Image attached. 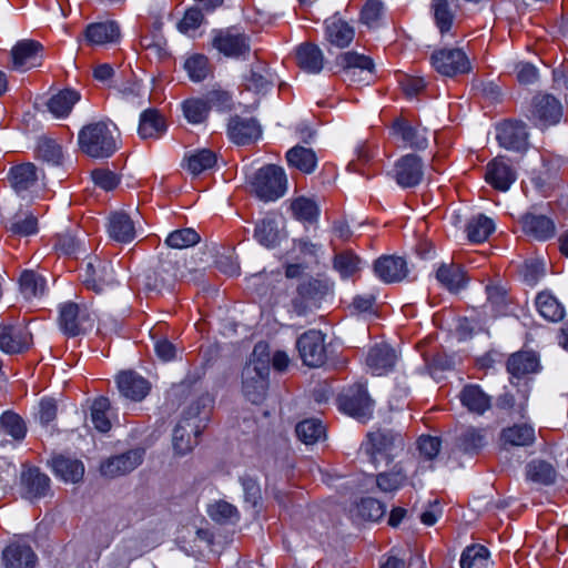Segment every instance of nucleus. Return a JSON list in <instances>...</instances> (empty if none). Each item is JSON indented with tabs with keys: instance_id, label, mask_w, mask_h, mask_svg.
I'll return each mask as SVG.
<instances>
[{
	"instance_id": "f257e3e1",
	"label": "nucleus",
	"mask_w": 568,
	"mask_h": 568,
	"mask_svg": "<svg viewBox=\"0 0 568 568\" xmlns=\"http://www.w3.org/2000/svg\"><path fill=\"white\" fill-rule=\"evenodd\" d=\"M80 150L94 159L111 156L118 150V129L104 121L84 125L79 134Z\"/></svg>"
},
{
	"instance_id": "f03ea898",
	"label": "nucleus",
	"mask_w": 568,
	"mask_h": 568,
	"mask_svg": "<svg viewBox=\"0 0 568 568\" xmlns=\"http://www.w3.org/2000/svg\"><path fill=\"white\" fill-rule=\"evenodd\" d=\"M271 357H250L242 371V393L252 404H261L268 388Z\"/></svg>"
},
{
	"instance_id": "7ed1b4c3",
	"label": "nucleus",
	"mask_w": 568,
	"mask_h": 568,
	"mask_svg": "<svg viewBox=\"0 0 568 568\" xmlns=\"http://www.w3.org/2000/svg\"><path fill=\"white\" fill-rule=\"evenodd\" d=\"M362 448L375 467L381 463L387 465L393 459L394 454L404 448V438L400 433L379 428L367 434Z\"/></svg>"
},
{
	"instance_id": "20e7f679",
	"label": "nucleus",
	"mask_w": 568,
	"mask_h": 568,
	"mask_svg": "<svg viewBox=\"0 0 568 568\" xmlns=\"http://www.w3.org/2000/svg\"><path fill=\"white\" fill-rule=\"evenodd\" d=\"M251 184L253 192L260 200L270 202L284 195L287 179L281 166L268 164L254 174Z\"/></svg>"
},
{
	"instance_id": "39448f33",
	"label": "nucleus",
	"mask_w": 568,
	"mask_h": 568,
	"mask_svg": "<svg viewBox=\"0 0 568 568\" xmlns=\"http://www.w3.org/2000/svg\"><path fill=\"white\" fill-rule=\"evenodd\" d=\"M338 407L359 422H366L373 415L374 400L365 385L355 384L338 397Z\"/></svg>"
},
{
	"instance_id": "423d86ee",
	"label": "nucleus",
	"mask_w": 568,
	"mask_h": 568,
	"mask_svg": "<svg viewBox=\"0 0 568 568\" xmlns=\"http://www.w3.org/2000/svg\"><path fill=\"white\" fill-rule=\"evenodd\" d=\"M94 317L84 306L75 303H65L60 307L59 326L68 336H79L91 331Z\"/></svg>"
},
{
	"instance_id": "0eeeda50",
	"label": "nucleus",
	"mask_w": 568,
	"mask_h": 568,
	"mask_svg": "<svg viewBox=\"0 0 568 568\" xmlns=\"http://www.w3.org/2000/svg\"><path fill=\"white\" fill-rule=\"evenodd\" d=\"M145 449L135 447L110 456L101 462L100 473L108 478H116L128 475L136 469L144 460Z\"/></svg>"
},
{
	"instance_id": "6e6552de",
	"label": "nucleus",
	"mask_w": 568,
	"mask_h": 568,
	"mask_svg": "<svg viewBox=\"0 0 568 568\" xmlns=\"http://www.w3.org/2000/svg\"><path fill=\"white\" fill-rule=\"evenodd\" d=\"M433 68L445 77H456L471 70L470 61L462 49H440L430 55Z\"/></svg>"
},
{
	"instance_id": "1a4fd4ad",
	"label": "nucleus",
	"mask_w": 568,
	"mask_h": 568,
	"mask_svg": "<svg viewBox=\"0 0 568 568\" xmlns=\"http://www.w3.org/2000/svg\"><path fill=\"white\" fill-rule=\"evenodd\" d=\"M529 119L539 128L557 124L562 116V105L548 93H538L532 98Z\"/></svg>"
},
{
	"instance_id": "9d476101",
	"label": "nucleus",
	"mask_w": 568,
	"mask_h": 568,
	"mask_svg": "<svg viewBox=\"0 0 568 568\" xmlns=\"http://www.w3.org/2000/svg\"><path fill=\"white\" fill-rule=\"evenodd\" d=\"M212 47L229 58H240L250 51L248 38L235 28L214 30Z\"/></svg>"
},
{
	"instance_id": "9b49d317",
	"label": "nucleus",
	"mask_w": 568,
	"mask_h": 568,
	"mask_svg": "<svg viewBox=\"0 0 568 568\" xmlns=\"http://www.w3.org/2000/svg\"><path fill=\"white\" fill-rule=\"evenodd\" d=\"M497 141L499 145L506 150L521 152L527 150L528 131L521 121H505L496 128Z\"/></svg>"
},
{
	"instance_id": "f8f14e48",
	"label": "nucleus",
	"mask_w": 568,
	"mask_h": 568,
	"mask_svg": "<svg viewBox=\"0 0 568 568\" xmlns=\"http://www.w3.org/2000/svg\"><path fill=\"white\" fill-rule=\"evenodd\" d=\"M43 47L34 40H21L11 49L12 69L27 71L42 63Z\"/></svg>"
},
{
	"instance_id": "ddd939ff",
	"label": "nucleus",
	"mask_w": 568,
	"mask_h": 568,
	"mask_svg": "<svg viewBox=\"0 0 568 568\" xmlns=\"http://www.w3.org/2000/svg\"><path fill=\"white\" fill-rule=\"evenodd\" d=\"M393 176L402 187H414L418 185L424 176L422 159L415 154H406L396 161Z\"/></svg>"
},
{
	"instance_id": "4468645a",
	"label": "nucleus",
	"mask_w": 568,
	"mask_h": 568,
	"mask_svg": "<svg viewBox=\"0 0 568 568\" xmlns=\"http://www.w3.org/2000/svg\"><path fill=\"white\" fill-rule=\"evenodd\" d=\"M390 134L404 148L424 150L428 145L426 129L413 125L404 118L396 119L390 126Z\"/></svg>"
},
{
	"instance_id": "2eb2a0df",
	"label": "nucleus",
	"mask_w": 568,
	"mask_h": 568,
	"mask_svg": "<svg viewBox=\"0 0 568 568\" xmlns=\"http://www.w3.org/2000/svg\"><path fill=\"white\" fill-rule=\"evenodd\" d=\"M212 405L213 398L207 393L200 395L183 410L180 423L192 426L195 433H203L210 420Z\"/></svg>"
},
{
	"instance_id": "dca6fc26",
	"label": "nucleus",
	"mask_w": 568,
	"mask_h": 568,
	"mask_svg": "<svg viewBox=\"0 0 568 568\" xmlns=\"http://www.w3.org/2000/svg\"><path fill=\"white\" fill-rule=\"evenodd\" d=\"M33 344L32 335L24 326H0V349L7 354L27 353Z\"/></svg>"
},
{
	"instance_id": "f3484780",
	"label": "nucleus",
	"mask_w": 568,
	"mask_h": 568,
	"mask_svg": "<svg viewBox=\"0 0 568 568\" xmlns=\"http://www.w3.org/2000/svg\"><path fill=\"white\" fill-rule=\"evenodd\" d=\"M83 34L87 44L92 47L116 44L121 40V29L114 20L90 23Z\"/></svg>"
},
{
	"instance_id": "a211bd4d",
	"label": "nucleus",
	"mask_w": 568,
	"mask_h": 568,
	"mask_svg": "<svg viewBox=\"0 0 568 568\" xmlns=\"http://www.w3.org/2000/svg\"><path fill=\"white\" fill-rule=\"evenodd\" d=\"M84 284L97 293L103 292L116 283L114 268L110 262L95 258L85 267Z\"/></svg>"
},
{
	"instance_id": "6ab92c4d",
	"label": "nucleus",
	"mask_w": 568,
	"mask_h": 568,
	"mask_svg": "<svg viewBox=\"0 0 568 568\" xmlns=\"http://www.w3.org/2000/svg\"><path fill=\"white\" fill-rule=\"evenodd\" d=\"M336 64L342 68L344 79L354 81V77L365 73L361 80H369L373 75L374 63L369 57L353 51L344 52L336 58Z\"/></svg>"
},
{
	"instance_id": "aec40b11",
	"label": "nucleus",
	"mask_w": 568,
	"mask_h": 568,
	"mask_svg": "<svg viewBox=\"0 0 568 568\" xmlns=\"http://www.w3.org/2000/svg\"><path fill=\"white\" fill-rule=\"evenodd\" d=\"M322 298L320 282L310 280L302 282L296 290V295L292 300L293 311L302 316L318 307Z\"/></svg>"
},
{
	"instance_id": "412c9836",
	"label": "nucleus",
	"mask_w": 568,
	"mask_h": 568,
	"mask_svg": "<svg viewBox=\"0 0 568 568\" xmlns=\"http://www.w3.org/2000/svg\"><path fill=\"white\" fill-rule=\"evenodd\" d=\"M374 273L384 283L400 282L408 274L407 262L400 256L384 255L375 261Z\"/></svg>"
},
{
	"instance_id": "4be33fe9",
	"label": "nucleus",
	"mask_w": 568,
	"mask_h": 568,
	"mask_svg": "<svg viewBox=\"0 0 568 568\" xmlns=\"http://www.w3.org/2000/svg\"><path fill=\"white\" fill-rule=\"evenodd\" d=\"M485 179L493 187L505 192L516 181V171L505 158L498 156L487 164Z\"/></svg>"
},
{
	"instance_id": "5701e85b",
	"label": "nucleus",
	"mask_w": 568,
	"mask_h": 568,
	"mask_svg": "<svg viewBox=\"0 0 568 568\" xmlns=\"http://www.w3.org/2000/svg\"><path fill=\"white\" fill-rule=\"evenodd\" d=\"M2 560L6 568H34L37 555L30 545L16 540L3 549Z\"/></svg>"
},
{
	"instance_id": "b1692460",
	"label": "nucleus",
	"mask_w": 568,
	"mask_h": 568,
	"mask_svg": "<svg viewBox=\"0 0 568 568\" xmlns=\"http://www.w3.org/2000/svg\"><path fill=\"white\" fill-rule=\"evenodd\" d=\"M120 394L133 402H141L150 392L149 382L133 371H123L116 376Z\"/></svg>"
},
{
	"instance_id": "393cba45",
	"label": "nucleus",
	"mask_w": 568,
	"mask_h": 568,
	"mask_svg": "<svg viewBox=\"0 0 568 568\" xmlns=\"http://www.w3.org/2000/svg\"><path fill=\"white\" fill-rule=\"evenodd\" d=\"M230 139L236 144H248L256 141L261 135V128L253 118L235 115L231 118L227 125Z\"/></svg>"
},
{
	"instance_id": "a878e982",
	"label": "nucleus",
	"mask_w": 568,
	"mask_h": 568,
	"mask_svg": "<svg viewBox=\"0 0 568 568\" xmlns=\"http://www.w3.org/2000/svg\"><path fill=\"white\" fill-rule=\"evenodd\" d=\"M23 496L27 499L45 497L50 490V478L39 468H29L21 475Z\"/></svg>"
},
{
	"instance_id": "bb28decb",
	"label": "nucleus",
	"mask_w": 568,
	"mask_h": 568,
	"mask_svg": "<svg viewBox=\"0 0 568 568\" xmlns=\"http://www.w3.org/2000/svg\"><path fill=\"white\" fill-rule=\"evenodd\" d=\"M296 63L305 72L320 73L324 65V54L314 43H302L296 48Z\"/></svg>"
},
{
	"instance_id": "cd10ccee",
	"label": "nucleus",
	"mask_w": 568,
	"mask_h": 568,
	"mask_svg": "<svg viewBox=\"0 0 568 568\" xmlns=\"http://www.w3.org/2000/svg\"><path fill=\"white\" fill-rule=\"evenodd\" d=\"M108 232L111 239L120 243H129L135 239V226L132 219L124 212L110 215Z\"/></svg>"
},
{
	"instance_id": "c85d7f7f",
	"label": "nucleus",
	"mask_w": 568,
	"mask_h": 568,
	"mask_svg": "<svg viewBox=\"0 0 568 568\" xmlns=\"http://www.w3.org/2000/svg\"><path fill=\"white\" fill-rule=\"evenodd\" d=\"M54 474L67 483H79L84 475L82 462L62 455L52 458Z\"/></svg>"
},
{
	"instance_id": "c756f323",
	"label": "nucleus",
	"mask_w": 568,
	"mask_h": 568,
	"mask_svg": "<svg viewBox=\"0 0 568 568\" xmlns=\"http://www.w3.org/2000/svg\"><path fill=\"white\" fill-rule=\"evenodd\" d=\"M436 278L452 293L459 292L467 283L463 267L454 263H443L436 272Z\"/></svg>"
},
{
	"instance_id": "7c9ffc66",
	"label": "nucleus",
	"mask_w": 568,
	"mask_h": 568,
	"mask_svg": "<svg viewBox=\"0 0 568 568\" xmlns=\"http://www.w3.org/2000/svg\"><path fill=\"white\" fill-rule=\"evenodd\" d=\"M166 130L162 114L155 109H146L140 115L139 135L142 139H159Z\"/></svg>"
},
{
	"instance_id": "2f4dec72",
	"label": "nucleus",
	"mask_w": 568,
	"mask_h": 568,
	"mask_svg": "<svg viewBox=\"0 0 568 568\" xmlns=\"http://www.w3.org/2000/svg\"><path fill=\"white\" fill-rule=\"evenodd\" d=\"M7 229L12 234L19 236H30L38 232L37 215L24 209H19L7 223Z\"/></svg>"
},
{
	"instance_id": "473e14b6",
	"label": "nucleus",
	"mask_w": 568,
	"mask_h": 568,
	"mask_svg": "<svg viewBox=\"0 0 568 568\" xmlns=\"http://www.w3.org/2000/svg\"><path fill=\"white\" fill-rule=\"evenodd\" d=\"M327 40L338 47H347L354 39V29L344 20L332 17L325 21Z\"/></svg>"
},
{
	"instance_id": "72a5a7b5",
	"label": "nucleus",
	"mask_w": 568,
	"mask_h": 568,
	"mask_svg": "<svg viewBox=\"0 0 568 568\" xmlns=\"http://www.w3.org/2000/svg\"><path fill=\"white\" fill-rule=\"evenodd\" d=\"M524 231L535 239L546 241L555 235V223L546 215L526 214L523 219Z\"/></svg>"
},
{
	"instance_id": "f704fd0d",
	"label": "nucleus",
	"mask_w": 568,
	"mask_h": 568,
	"mask_svg": "<svg viewBox=\"0 0 568 568\" xmlns=\"http://www.w3.org/2000/svg\"><path fill=\"white\" fill-rule=\"evenodd\" d=\"M9 180L17 193L30 190L38 181L37 168L33 163H22L10 169Z\"/></svg>"
},
{
	"instance_id": "c9c22d12",
	"label": "nucleus",
	"mask_w": 568,
	"mask_h": 568,
	"mask_svg": "<svg viewBox=\"0 0 568 568\" xmlns=\"http://www.w3.org/2000/svg\"><path fill=\"white\" fill-rule=\"evenodd\" d=\"M192 426H187L183 423H178L173 430V449L175 454L184 456L193 450L199 444V437L202 433H195Z\"/></svg>"
},
{
	"instance_id": "e433bc0d",
	"label": "nucleus",
	"mask_w": 568,
	"mask_h": 568,
	"mask_svg": "<svg viewBox=\"0 0 568 568\" xmlns=\"http://www.w3.org/2000/svg\"><path fill=\"white\" fill-rule=\"evenodd\" d=\"M462 404L471 413L484 414L490 408V397L477 385H467L459 395Z\"/></svg>"
},
{
	"instance_id": "4c0bfd02",
	"label": "nucleus",
	"mask_w": 568,
	"mask_h": 568,
	"mask_svg": "<svg viewBox=\"0 0 568 568\" xmlns=\"http://www.w3.org/2000/svg\"><path fill=\"white\" fill-rule=\"evenodd\" d=\"M535 430L526 424H516L511 427L503 429L500 440L506 446H530L535 442Z\"/></svg>"
},
{
	"instance_id": "58836bf2",
	"label": "nucleus",
	"mask_w": 568,
	"mask_h": 568,
	"mask_svg": "<svg viewBox=\"0 0 568 568\" xmlns=\"http://www.w3.org/2000/svg\"><path fill=\"white\" fill-rule=\"evenodd\" d=\"M286 160L290 166L300 170L305 174H311L317 165V156L312 149L296 145L286 153Z\"/></svg>"
},
{
	"instance_id": "ea45409f",
	"label": "nucleus",
	"mask_w": 568,
	"mask_h": 568,
	"mask_svg": "<svg viewBox=\"0 0 568 568\" xmlns=\"http://www.w3.org/2000/svg\"><path fill=\"white\" fill-rule=\"evenodd\" d=\"M215 163L216 154L209 149L189 152L183 159V166L193 175H199L212 169Z\"/></svg>"
},
{
	"instance_id": "a19ab883",
	"label": "nucleus",
	"mask_w": 568,
	"mask_h": 568,
	"mask_svg": "<svg viewBox=\"0 0 568 568\" xmlns=\"http://www.w3.org/2000/svg\"><path fill=\"white\" fill-rule=\"evenodd\" d=\"M535 305L546 321L559 322L565 316V308L561 303L549 292H540L536 296Z\"/></svg>"
},
{
	"instance_id": "79ce46f5",
	"label": "nucleus",
	"mask_w": 568,
	"mask_h": 568,
	"mask_svg": "<svg viewBox=\"0 0 568 568\" xmlns=\"http://www.w3.org/2000/svg\"><path fill=\"white\" fill-rule=\"evenodd\" d=\"M254 237L261 245L267 248L277 246L281 240L277 220L266 216L260 221L255 226Z\"/></svg>"
},
{
	"instance_id": "37998d69",
	"label": "nucleus",
	"mask_w": 568,
	"mask_h": 568,
	"mask_svg": "<svg viewBox=\"0 0 568 568\" xmlns=\"http://www.w3.org/2000/svg\"><path fill=\"white\" fill-rule=\"evenodd\" d=\"M79 100L80 93L78 91L64 89L50 98L48 109L58 118L67 116Z\"/></svg>"
},
{
	"instance_id": "c03bdc74",
	"label": "nucleus",
	"mask_w": 568,
	"mask_h": 568,
	"mask_svg": "<svg viewBox=\"0 0 568 568\" xmlns=\"http://www.w3.org/2000/svg\"><path fill=\"white\" fill-rule=\"evenodd\" d=\"M19 286L24 298L30 300L44 294L47 281L41 274L32 270H26L20 275Z\"/></svg>"
},
{
	"instance_id": "a18cd8bd",
	"label": "nucleus",
	"mask_w": 568,
	"mask_h": 568,
	"mask_svg": "<svg viewBox=\"0 0 568 568\" xmlns=\"http://www.w3.org/2000/svg\"><path fill=\"white\" fill-rule=\"evenodd\" d=\"M298 355H323L326 352L324 335L321 331L310 329L296 341Z\"/></svg>"
},
{
	"instance_id": "49530a36",
	"label": "nucleus",
	"mask_w": 568,
	"mask_h": 568,
	"mask_svg": "<svg viewBox=\"0 0 568 568\" xmlns=\"http://www.w3.org/2000/svg\"><path fill=\"white\" fill-rule=\"evenodd\" d=\"M494 231V221L484 214L473 216L466 225L467 237L474 243L486 241Z\"/></svg>"
},
{
	"instance_id": "de8ad7c7",
	"label": "nucleus",
	"mask_w": 568,
	"mask_h": 568,
	"mask_svg": "<svg viewBox=\"0 0 568 568\" xmlns=\"http://www.w3.org/2000/svg\"><path fill=\"white\" fill-rule=\"evenodd\" d=\"M274 83V75L264 63H256L252 67L246 79V87L257 93L266 92Z\"/></svg>"
},
{
	"instance_id": "09e8293b",
	"label": "nucleus",
	"mask_w": 568,
	"mask_h": 568,
	"mask_svg": "<svg viewBox=\"0 0 568 568\" xmlns=\"http://www.w3.org/2000/svg\"><path fill=\"white\" fill-rule=\"evenodd\" d=\"M290 209L293 216L303 223H315L320 215V209L313 199L298 196L291 201Z\"/></svg>"
},
{
	"instance_id": "8fccbe9b",
	"label": "nucleus",
	"mask_w": 568,
	"mask_h": 568,
	"mask_svg": "<svg viewBox=\"0 0 568 568\" xmlns=\"http://www.w3.org/2000/svg\"><path fill=\"white\" fill-rule=\"evenodd\" d=\"M295 433L305 445H313L325 438V427L321 420L315 418L300 422L295 427Z\"/></svg>"
},
{
	"instance_id": "3c124183",
	"label": "nucleus",
	"mask_w": 568,
	"mask_h": 568,
	"mask_svg": "<svg viewBox=\"0 0 568 568\" xmlns=\"http://www.w3.org/2000/svg\"><path fill=\"white\" fill-rule=\"evenodd\" d=\"M527 478L540 485H551L556 479L555 468L547 462L536 459L526 466Z\"/></svg>"
},
{
	"instance_id": "603ef678",
	"label": "nucleus",
	"mask_w": 568,
	"mask_h": 568,
	"mask_svg": "<svg viewBox=\"0 0 568 568\" xmlns=\"http://www.w3.org/2000/svg\"><path fill=\"white\" fill-rule=\"evenodd\" d=\"M110 408L111 403L104 396L95 398L91 405V420L101 433H106L111 429V422L108 416Z\"/></svg>"
},
{
	"instance_id": "864d4df0",
	"label": "nucleus",
	"mask_w": 568,
	"mask_h": 568,
	"mask_svg": "<svg viewBox=\"0 0 568 568\" xmlns=\"http://www.w3.org/2000/svg\"><path fill=\"white\" fill-rule=\"evenodd\" d=\"M240 484L243 488L244 503L260 511L262 508V489L258 479L252 475L245 474L240 477Z\"/></svg>"
},
{
	"instance_id": "5fc2aeb1",
	"label": "nucleus",
	"mask_w": 568,
	"mask_h": 568,
	"mask_svg": "<svg viewBox=\"0 0 568 568\" xmlns=\"http://www.w3.org/2000/svg\"><path fill=\"white\" fill-rule=\"evenodd\" d=\"M489 551L481 545L467 547L460 557V568H485Z\"/></svg>"
},
{
	"instance_id": "6e6d98bb",
	"label": "nucleus",
	"mask_w": 568,
	"mask_h": 568,
	"mask_svg": "<svg viewBox=\"0 0 568 568\" xmlns=\"http://www.w3.org/2000/svg\"><path fill=\"white\" fill-rule=\"evenodd\" d=\"M182 110L185 119L193 124H199L205 121L209 115L210 105L204 99H189L182 104Z\"/></svg>"
},
{
	"instance_id": "4d7b16f0",
	"label": "nucleus",
	"mask_w": 568,
	"mask_h": 568,
	"mask_svg": "<svg viewBox=\"0 0 568 568\" xmlns=\"http://www.w3.org/2000/svg\"><path fill=\"white\" fill-rule=\"evenodd\" d=\"M0 427L3 433L10 435L17 440L26 437L27 427L23 419L13 412H4L0 417Z\"/></svg>"
},
{
	"instance_id": "13d9d810",
	"label": "nucleus",
	"mask_w": 568,
	"mask_h": 568,
	"mask_svg": "<svg viewBox=\"0 0 568 568\" xmlns=\"http://www.w3.org/2000/svg\"><path fill=\"white\" fill-rule=\"evenodd\" d=\"M406 478L403 469L396 466L392 471L379 473L376 476V485L384 493H393L405 484Z\"/></svg>"
},
{
	"instance_id": "bf43d9fd",
	"label": "nucleus",
	"mask_w": 568,
	"mask_h": 568,
	"mask_svg": "<svg viewBox=\"0 0 568 568\" xmlns=\"http://www.w3.org/2000/svg\"><path fill=\"white\" fill-rule=\"evenodd\" d=\"M486 444L484 430L474 427L466 428L458 437V446L465 453H476Z\"/></svg>"
},
{
	"instance_id": "052dcab7",
	"label": "nucleus",
	"mask_w": 568,
	"mask_h": 568,
	"mask_svg": "<svg viewBox=\"0 0 568 568\" xmlns=\"http://www.w3.org/2000/svg\"><path fill=\"white\" fill-rule=\"evenodd\" d=\"M506 366L513 377L521 378L527 374L536 373L539 362L538 357H508Z\"/></svg>"
},
{
	"instance_id": "680f3d73",
	"label": "nucleus",
	"mask_w": 568,
	"mask_h": 568,
	"mask_svg": "<svg viewBox=\"0 0 568 568\" xmlns=\"http://www.w3.org/2000/svg\"><path fill=\"white\" fill-rule=\"evenodd\" d=\"M200 242V235L193 229H181L171 232L165 243L172 248H186Z\"/></svg>"
},
{
	"instance_id": "e2e57ef3",
	"label": "nucleus",
	"mask_w": 568,
	"mask_h": 568,
	"mask_svg": "<svg viewBox=\"0 0 568 568\" xmlns=\"http://www.w3.org/2000/svg\"><path fill=\"white\" fill-rule=\"evenodd\" d=\"M184 68L190 79L194 82L203 81L211 71L209 59L203 54H194L190 57L185 61Z\"/></svg>"
},
{
	"instance_id": "0e129e2a",
	"label": "nucleus",
	"mask_w": 568,
	"mask_h": 568,
	"mask_svg": "<svg viewBox=\"0 0 568 568\" xmlns=\"http://www.w3.org/2000/svg\"><path fill=\"white\" fill-rule=\"evenodd\" d=\"M207 513L219 524L234 523L239 519L236 507L224 500L210 505Z\"/></svg>"
},
{
	"instance_id": "69168bd1",
	"label": "nucleus",
	"mask_w": 568,
	"mask_h": 568,
	"mask_svg": "<svg viewBox=\"0 0 568 568\" xmlns=\"http://www.w3.org/2000/svg\"><path fill=\"white\" fill-rule=\"evenodd\" d=\"M37 156L44 162L58 165L62 159V150L54 140L42 138L38 142Z\"/></svg>"
},
{
	"instance_id": "338daca9",
	"label": "nucleus",
	"mask_w": 568,
	"mask_h": 568,
	"mask_svg": "<svg viewBox=\"0 0 568 568\" xmlns=\"http://www.w3.org/2000/svg\"><path fill=\"white\" fill-rule=\"evenodd\" d=\"M361 260L354 253L346 251L336 254L334 257V267L342 277H349L359 270Z\"/></svg>"
},
{
	"instance_id": "774afa93",
	"label": "nucleus",
	"mask_w": 568,
	"mask_h": 568,
	"mask_svg": "<svg viewBox=\"0 0 568 568\" xmlns=\"http://www.w3.org/2000/svg\"><path fill=\"white\" fill-rule=\"evenodd\" d=\"M357 513L363 519L376 521L385 515L386 507L379 500L367 497L357 505Z\"/></svg>"
}]
</instances>
